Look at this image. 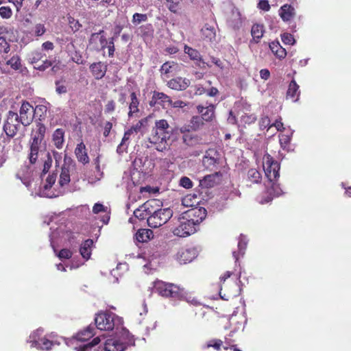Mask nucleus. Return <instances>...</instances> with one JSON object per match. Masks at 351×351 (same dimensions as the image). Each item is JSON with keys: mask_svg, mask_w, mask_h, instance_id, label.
Instances as JSON below:
<instances>
[{"mask_svg": "<svg viewBox=\"0 0 351 351\" xmlns=\"http://www.w3.org/2000/svg\"><path fill=\"white\" fill-rule=\"evenodd\" d=\"M104 348L97 346L101 342V337L98 336L90 343L77 348V351H124L126 348L133 343V338L129 331L124 328L117 330L115 335L105 337L102 336Z\"/></svg>", "mask_w": 351, "mask_h": 351, "instance_id": "nucleus-1", "label": "nucleus"}, {"mask_svg": "<svg viewBox=\"0 0 351 351\" xmlns=\"http://www.w3.org/2000/svg\"><path fill=\"white\" fill-rule=\"evenodd\" d=\"M263 168L266 178L268 180L266 184L267 193L268 196L260 201L261 204L268 203L274 197H278L282 193V190L277 183L279 178V163L274 160L269 154H265L263 157Z\"/></svg>", "mask_w": 351, "mask_h": 351, "instance_id": "nucleus-2", "label": "nucleus"}, {"mask_svg": "<svg viewBox=\"0 0 351 351\" xmlns=\"http://www.w3.org/2000/svg\"><path fill=\"white\" fill-rule=\"evenodd\" d=\"M72 169L71 165H64L62 168L60 175L59 186L53 187L56 180V175H49L46 179V183L40 189L39 195L48 198H53L63 195L65 193L64 186L70 182V172Z\"/></svg>", "mask_w": 351, "mask_h": 351, "instance_id": "nucleus-3", "label": "nucleus"}, {"mask_svg": "<svg viewBox=\"0 0 351 351\" xmlns=\"http://www.w3.org/2000/svg\"><path fill=\"white\" fill-rule=\"evenodd\" d=\"M171 134V128L167 120H156L148 140L156 150L162 152L167 149Z\"/></svg>", "mask_w": 351, "mask_h": 351, "instance_id": "nucleus-4", "label": "nucleus"}, {"mask_svg": "<svg viewBox=\"0 0 351 351\" xmlns=\"http://www.w3.org/2000/svg\"><path fill=\"white\" fill-rule=\"evenodd\" d=\"M95 322L97 329L110 331L115 329L117 331L122 328L123 319L112 312H100L95 317Z\"/></svg>", "mask_w": 351, "mask_h": 351, "instance_id": "nucleus-5", "label": "nucleus"}, {"mask_svg": "<svg viewBox=\"0 0 351 351\" xmlns=\"http://www.w3.org/2000/svg\"><path fill=\"white\" fill-rule=\"evenodd\" d=\"M45 127L39 124L37 125L36 130H34L32 134V141L30 144L29 162L32 164L36 163L40 155H43L42 141L45 134Z\"/></svg>", "mask_w": 351, "mask_h": 351, "instance_id": "nucleus-6", "label": "nucleus"}, {"mask_svg": "<svg viewBox=\"0 0 351 351\" xmlns=\"http://www.w3.org/2000/svg\"><path fill=\"white\" fill-rule=\"evenodd\" d=\"M133 257L141 258L145 263L143 265L145 272L148 273L157 268L160 263L161 254L156 247H152L147 249L143 253H138L136 256L133 255Z\"/></svg>", "mask_w": 351, "mask_h": 351, "instance_id": "nucleus-7", "label": "nucleus"}, {"mask_svg": "<svg viewBox=\"0 0 351 351\" xmlns=\"http://www.w3.org/2000/svg\"><path fill=\"white\" fill-rule=\"evenodd\" d=\"M173 216V211L170 208L154 209L151 207L149 216L147 217V224L151 228H158L166 223Z\"/></svg>", "mask_w": 351, "mask_h": 351, "instance_id": "nucleus-8", "label": "nucleus"}, {"mask_svg": "<svg viewBox=\"0 0 351 351\" xmlns=\"http://www.w3.org/2000/svg\"><path fill=\"white\" fill-rule=\"evenodd\" d=\"M47 108L44 106H37L36 108L28 102H23L19 109V118L23 126L29 125L33 121L36 112L46 111Z\"/></svg>", "mask_w": 351, "mask_h": 351, "instance_id": "nucleus-9", "label": "nucleus"}, {"mask_svg": "<svg viewBox=\"0 0 351 351\" xmlns=\"http://www.w3.org/2000/svg\"><path fill=\"white\" fill-rule=\"evenodd\" d=\"M150 289L152 292H156L158 295L166 298H176L178 296L179 291V288L177 286L161 280L154 282Z\"/></svg>", "mask_w": 351, "mask_h": 351, "instance_id": "nucleus-10", "label": "nucleus"}, {"mask_svg": "<svg viewBox=\"0 0 351 351\" xmlns=\"http://www.w3.org/2000/svg\"><path fill=\"white\" fill-rule=\"evenodd\" d=\"M197 228L183 215L178 219V224L173 229V234L180 237H186L197 231Z\"/></svg>", "mask_w": 351, "mask_h": 351, "instance_id": "nucleus-11", "label": "nucleus"}, {"mask_svg": "<svg viewBox=\"0 0 351 351\" xmlns=\"http://www.w3.org/2000/svg\"><path fill=\"white\" fill-rule=\"evenodd\" d=\"M51 230L50 243L54 252H56V244L59 241L69 240L71 232L66 225L64 223L60 224L56 228L51 227Z\"/></svg>", "mask_w": 351, "mask_h": 351, "instance_id": "nucleus-12", "label": "nucleus"}, {"mask_svg": "<svg viewBox=\"0 0 351 351\" xmlns=\"http://www.w3.org/2000/svg\"><path fill=\"white\" fill-rule=\"evenodd\" d=\"M21 123L19 114L12 111H9L6 121L3 125L5 134L11 137L14 136L21 127Z\"/></svg>", "mask_w": 351, "mask_h": 351, "instance_id": "nucleus-13", "label": "nucleus"}, {"mask_svg": "<svg viewBox=\"0 0 351 351\" xmlns=\"http://www.w3.org/2000/svg\"><path fill=\"white\" fill-rule=\"evenodd\" d=\"M206 214V210L204 207H195L185 212L183 216L198 228L199 225L205 219Z\"/></svg>", "mask_w": 351, "mask_h": 351, "instance_id": "nucleus-14", "label": "nucleus"}, {"mask_svg": "<svg viewBox=\"0 0 351 351\" xmlns=\"http://www.w3.org/2000/svg\"><path fill=\"white\" fill-rule=\"evenodd\" d=\"M95 328L93 326H89L83 330L80 331L75 336H74L72 339H71L66 344L68 346H75V350L77 351V348H79L80 346H83L84 344L78 345L80 342H84L95 335L94 332Z\"/></svg>", "mask_w": 351, "mask_h": 351, "instance_id": "nucleus-15", "label": "nucleus"}, {"mask_svg": "<svg viewBox=\"0 0 351 351\" xmlns=\"http://www.w3.org/2000/svg\"><path fill=\"white\" fill-rule=\"evenodd\" d=\"M21 66L20 58L17 55L9 57L7 54H3L0 60V67L4 72H10V69L19 70Z\"/></svg>", "mask_w": 351, "mask_h": 351, "instance_id": "nucleus-16", "label": "nucleus"}, {"mask_svg": "<svg viewBox=\"0 0 351 351\" xmlns=\"http://www.w3.org/2000/svg\"><path fill=\"white\" fill-rule=\"evenodd\" d=\"M198 255L196 247H191L180 249L176 255V259L180 264H186L193 261Z\"/></svg>", "mask_w": 351, "mask_h": 351, "instance_id": "nucleus-17", "label": "nucleus"}, {"mask_svg": "<svg viewBox=\"0 0 351 351\" xmlns=\"http://www.w3.org/2000/svg\"><path fill=\"white\" fill-rule=\"evenodd\" d=\"M108 41L104 35V31L100 30L99 32L93 33L90 38V45L96 50L104 49Z\"/></svg>", "mask_w": 351, "mask_h": 351, "instance_id": "nucleus-18", "label": "nucleus"}, {"mask_svg": "<svg viewBox=\"0 0 351 351\" xmlns=\"http://www.w3.org/2000/svg\"><path fill=\"white\" fill-rule=\"evenodd\" d=\"M219 154L215 149H208L203 158L204 166L210 170H214L219 163Z\"/></svg>", "mask_w": 351, "mask_h": 351, "instance_id": "nucleus-19", "label": "nucleus"}, {"mask_svg": "<svg viewBox=\"0 0 351 351\" xmlns=\"http://www.w3.org/2000/svg\"><path fill=\"white\" fill-rule=\"evenodd\" d=\"M184 51V53L189 56L191 60L197 61L198 62L197 65L200 68L206 69V67H210V65L208 63L204 61L199 52L197 50L185 45Z\"/></svg>", "mask_w": 351, "mask_h": 351, "instance_id": "nucleus-20", "label": "nucleus"}, {"mask_svg": "<svg viewBox=\"0 0 351 351\" xmlns=\"http://www.w3.org/2000/svg\"><path fill=\"white\" fill-rule=\"evenodd\" d=\"M159 104L164 108H168L171 105V99L163 93L154 92L150 101V105Z\"/></svg>", "mask_w": 351, "mask_h": 351, "instance_id": "nucleus-21", "label": "nucleus"}, {"mask_svg": "<svg viewBox=\"0 0 351 351\" xmlns=\"http://www.w3.org/2000/svg\"><path fill=\"white\" fill-rule=\"evenodd\" d=\"M191 84L189 79L185 77H177L171 79L167 83L168 86L173 90H183L186 89Z\"/></svg>", "mask_w": 351, "mask_h": 351, "instance_id": "nucleus-22", "label": "nucleus"}, {"mask_svg": "<svg viewBox=\"0 0 351 351\" xmlns=\"http://www.w3.org/2000/svg\"><path fill=\"white\" fill-rule=\"evenodd\" d=\"M279 16L284 22H289L295 16V8L289 4H284L278 11Z\"/></svg>", "mask_w": 351, "mask_h": 351, "instance_id": "nucleus-23", "label": "nucleus"}, {"mask_svg": "<svg viewBox=\"0 0 351 351\" xmlns=\"http://www.w3.org/2000/svg\"><path fill=\"white\" fill-rule=\"evenodd\" d=\"M153 204H155L154 201H148L145 202L134 211V216L139 219H143L145 218L147 219L149 216L150 209L151 207H152Z\"/></svg>", "mask_w": 351, "mask_h": 351, "instance_id": "nucleus-24", "label": "nucleus"}, {"mask_svg": "<svg viewBox=\"0 0 351 351\" xmlns=\"http://www.w3.org/2000/svg\"><path fill=\"white\" fill-rule=\"evenodd\" d=\"M134 136V134L129 129L125 132L121 142L117 148V152L119 155L127 152L128 147L130 143L131 139Z\"/></svg>", "mask_w": 351, "mask_h": 351, "instance_id": "nucleus-25", "label": "nucleus"}, {"mask_svg": "<svg viewBox=\"0 0 351 351\" xmlns=\"http://www.w3.org/2000/svg\"><path fill=\"white\" fill-rule=\"evenodd\" d=\"M215 106L210 104L206 107L198 106L197 107V111L201 114L202 119L206 121H212L215 117Z\"/></svg>", "mask_w": 351, "mask_h": 351, "instance_id": "nucleus-26", "label": "nucleus"}, {"mask_svg": "<svg viewBox=\"0 0 351 351\" xmlns=\"http://www.w3.org/2000/svg\"><path fill=\"white\" fill-rule=\"evenodd\" d=\"M90 68L93 76L97 80L101 79L107 70V66L101 62L92 64Z\"/></svg>", "mask_w": 351, "mask_h": 351, "instance_id": "nucleus-27", "label": "nucleus"}, {"mask_svg": "<svg viewBox=\"0 0 351 351\" xmlns=\"http://www.w3.org/2000/svg\"><path fill=\"white\" fill-rule=\"evenodd\" d=\"M52 143L57 149H62L64 143V130L62 128L56 129L52 134Z\"/></svg>", "mask_w": 351, "mask_h": 351, "instance_id": "nucleus-28", "label": "nucleus"}, {"mask_svg": "<svg viewBox=\"0 0 351 351\" xmlns=\"http://www.w3.org/2000/svg\"><path fill=\"white\" fill-rule=\"evenodd\" d=\"M44 330L42 328H39L34 330L29 336L27 342L30 344L31 348H34L38 346V343L40 342L41 339L45 335H43Z\"/></svg>", "mask_w": 351, "mask_h": 351, "instance_id": "nucleus-29", "label": "nucleus"}, {"mask_svg": "<svg viewBox=\"0 0 351 351\" xmlns=\"http://www.w3.org/2000/svg\"><path fill=\"white\" fill-rule=\"evenodd\" d=\"M75 154L80 162L86 164L89 162V158L88 156L86 146L84 143L81 142L77 145V147L75 149Z\"/></svg>", "mask_w": 351, "mask_h": 351, "instance_id": "nucleus-30", "label": "nucleus"}, {"mask_svg": "<svg viewBox=\"0 0 351 351\" xmlns=\"http://www.w3.org/2000/svg\"><path fill=\"white\" fill-rule=\"evenodd\" d=\"M154 237L153 231L150 229H140L135 234V239L140 243H145Z\"/></svg>", "mask_w": 351, "mask_h": 351, "instance_id": "nucleus-31", "label": "nucleus"}, {"mask_svg": "<svg viewBox=\"0 0 351 351\" xmlns=\"http://www.w3.org/2000/svg\"><path fill=\"white\" fill-rule=\"evenodd\" d=\"M300 94L299 85L294 80H292L288 87L287 97L291 98L293 101L295 102L299 99Z\"/></svg>", "mask_w": 351, "mask_h": 351, "instance_id": "nucleus-32", "label": "nucleus"}, {"mask_svg": "<svg viewBox=\"0 0 351 351\" xmlns=\"http://www.w3.org/2000/svg\"><path fill=\"white\" fill-rule=\"evenodd\" d=\"M93 245V241L91 239H87L81 244L80 252L85 261H87L90 258Z\"/></svg>", "mask_w": 351, "mask_h": 351, "instance_id": "nucleus-33", "label": "nucleus"}, {"mask_svg": "<svg viewBox=\"0 0 351 351\" xmlns=\"http://www.w3.org/2000/svg\"><path fill=\"white\" fill-rule=\"evenodd\" d=\"M130 97L131 101L129 105L128 116L129 117H132L134 116H137V114L139 112V101L138 99H137L136 93L134 92L131 93Z\"/></svg>", "mask_w": 351, "mask_h": 351, "instance_id": "nucleus-34", "label": "nucleus"}, {"mask_svg": "<svg viewBox=\"0 0 351 351\" xmlns=\"http://www.w3.org/2000/svg\"><path fill=\"white\" fill-rule=\"evenodd\" d=\"M247 244V240L245 236L241 235L239 238L238 241V249L239 252L238 253L236 252H233V256L234 257L236 262L239 259V254L241 256H243L245 253V250L246 249Z\"/></svg>", "mask_w": 351, "mask_h": 351, "instance_id": "nucleus-35", "label": "nucleus"}, {"mask_svg": "<svg viewBox=\"0 0 351 351\" xmlns=\"http://www.w3.org/2000/svg\"><path fill=\"white\" fill-rule=\"evenodd\" d=\"M271 51L280 59H283L287 55L285 49H284L279 43L272 42L269 45Z\"/></svg>", "mask_w": 351, "mask_h": 351, "instance_id": "nucleus-36", "label": "nucleus"}, {"mask_svg": "<svg viewBox=\"0 0 351 351\" xmlns=\"http://www.w3.org/2000/svg\"><path fill=\"white\" fill-rule=\"evenodd\" d=\"M177 68V63L174 62H166L160 68L161 75L168 77L169 74L176 72Z\"/></svg>", "mask_w": 351, "mask_h": 351, "instance_id": "nucleus-37", "label": "nucleus"}, {"mask_svg": "<svg viewBox=\"0 0 351 351\" xmlns=\"http://www.w3.org/2000/svg\"><path fill=\"white\" fill-rule=\"evenodd\" d=\"M229 25L233 28L239 27L241 24V13L238 9L232 10V17L228 20Z\"/></svg>", "mask_w": 351, "mask_h": 351, "instance_id": "nucleus-38", "label": "nucleus"}, {"mask_svg": "<svg viewBox=\"0 0 351 351\" xmlns=\"http://www.w3.org/2000/svg\"><path fill=\"white\" fill-rule=\"evenodd\" d=\"M55 343L51 341L46 335L43 337L40 342L38 343V346L34 348L41 350H49L51 349Z\"/></svg>", "mask_w": 351, "mask_h": 351, "instance_id": "nucleus-39", "label": "nucleus"}, {"mask_svg": "<svg viewBox=\"0 0 351 351\" xmlns=\"http://www.w3.org/2000/svg\"><path fill=\"white\" fill-rule=\"evenodd\" d=\"M247 180L252 183H259L262 180L261 173L255 168L250 169L247 171Z\"/></svg>", "mask_w": 351, "mask_h": 351, "instance_id": "nucleus-40", "label": "nucleus"}, {"mask_svg": "<svg viewBox=\"0 0 351 351\" xmlns=\"http://www.w3.org/2000/svg\"><path fill=\"white\" fill-rule=\"evenodd\" d=\"M202 34L205 39L212 40L215 38V29L213 27L210 26L208 25H205V26L202 29Z\"/></svg>", "mask_w": 351, "mask_h": 351, "instance_id": "nucleus-41", "label": "nucleus"}, {"mask_svg": "<svg viewBox=\"0 0 351 351\" xmlns=\"http://www.w3.org/2000/svg\"><path fill=\"white\" fill-rule=\"evenodd\" d=\"M263 25L260 24H254L251 29L252 36L254 40H257L256 42L263 37Z\"/></svg>", "mask_w": 351, "mask_h": 351, "instance_id": "nucleus-42", "label": "nucleus"}, {"mask_svg": "<svg viewBox=\"0 0 351 351\" xmlns=\"http://www.w3.org/2000/svg\"><path fill=\"white\" fill-rule=\"evenodd\" d=\"M292 134H293V132H290L289 133L282 134L279 136L280 144L281 147L283 149H288L289 143L291 139Z\"/></svg>", "mask_w": 351, "mask_h": 351, "instance_id": "nucleus-43", "label": "nucleus"}, {"mask_svg": "<svg viewBox=\"0 0 351 351\" xmlns=\"http://www.w3.org/2000/svg\"><path fill=\"white\" fill-rule=\"evenodd\" d=\"M215 176L214 175H208L204 176V178L199 181V185L202 187L204 188H210L214 186L215 184Z\"/></svg>", "mask_w": 351, "mask_h": 351, "instance_id": "nucleus-44", "label": "nucleus"}, {"mask_svg": "<svg viewBox=\"0 0 351 351\" xmlns=\"http://www.w3.org/2000/svg\"><path fill=\"white\" fill-rule=\"evenodd\" d=\"M148 16L146 14L134 13L132 16V23L134 25L137 26L141 23L146 22Z\"/></svg>", "mask_w": 351, "mask_h": 351, "instance_id": "nucleus-45", "label": "nucleus"}, {"mask_svg": "<svg viewBox=\"0 0 351 351\" xmlns=\"http://www.w3.org/2000/svg\"><path fill=\"white\" fill-rule=\"evenodd\" d=\"M183 141L186 145L193 146L198 142V138L195 135L187 133L184 134Z\"/></svg>", "mask_w": 351, "mask_h": 351, "instance_id": "nucleus-46", "label": "nucleus"}, {"mask_svg": "<svg viewBox=\"0 0 351 351\" xmlns=\"http://www.w3.org/2000/svg\"><path fill=\"white\" fill-rule=\"evenodd\" d=\"M222 343L223 342L220 339H213L209 341L206 345H204L202 347V348L207 349L209 348H213L217 350H220Z\"/></svg>", "mask_w": 351, "mask_h": 351, "instance_id": "nucleus-47", "label": "nucleus"}, {"mask_svg": "<svg viewBox=\"0 0 351 351\" xmlns=\"http://www.w3.org/2000/svg\"><path fill=\"white\" fill-rule=\"evenodd\" d=\"M10 51V45L7 42L3 33L0 36V52L7 54Z\"/></svg>", "mask_w": 351, "mask_h": 351, "instance_id": "nucleus-48", "label": "nucleus"}, {"mask_svg": "<svg viewBox=\"0 0 351 351\" xmlns=\"http://www.w3.org/2000/svg\"><path fill=\"white\" fill-rule=\"evenodd\" d=\"M240 119H241L240 121L242 123L251 124V123L255 122V121L256 120V116L254 115V114H242L241 116Z\"/></svg>", "mask_w": 351, "mask_h": 351, "instance_id": "nucleus-49", "label": "nucleus"}, {"mask_svg": "<svg viewBox=\"0 0 351 351\" xmlns=\"http://www.w3.org/2000/svg\"><path fill=\"white\" fill-rule=\"evenodd\" d=\"M281 39L285 45H293L295 40L293 36L289 33H284L281 35Z\"/></svg>", "mask_w": 351, "mask_h": 351, "instance_id": "nucleus-50", "label": "nucleus"}, {"mask_svg": "<svg viewBox=\"0 0 351 351\" xmlns=\"http://www.w3.org/2000/svg\"><path fill=\"white\" fill-rule=\"evenodd\" d=\"M46 159L44 160L43 173L45 174L48 172L52 164V159L49 152L45 154Z\"/></svg>", "mask_w": 351, "mask_h": 351, "instance_id": "nucleus-51", "label": "nucleus"}, {"mask_svg": "<svg viewBox=\"0 0 351 351\" xmlns=\"http://www.w3.org/2000/svg\"><path fill=\"white\" fill-rule=\"evenodd\" d=\"M181 1L182 0H166L169 10L172 12H176Z\"/></svg>", "mask_w": 351, "mask_h": 351, "instance_id": "nucleus-52", "label": "nucleus"}, {"mask_svg": "<svg viewBox=\"0 0 351 351\" xmlns=\"http://www.w3.org/2000/svg\"><path fill=\"white\" fill-rule=\"evenodd\" d=\"M46 32V28L44 24L37 23L34 27V34L36 36H43Z\"/></svg>", "mask_w": 351, "mask_h": 351, "instance_id": "nucleus-53", "label": "nucleus"}, {"mask_svg": "<svg viewBox=\"0 0 351 351\" xmlns=\"http://www.w3.org/2000/svg\"><path fill=\"white\" fill-rule=\"evenodd\" d=\"M146 122L147 120L145 119H141L135 125L129 128V130L135 135L141 130V128Z\"/></svg>", "mask_w": 351, "mask_h": 351, "instance_id": "nucleus-54", "label": "nucleus"}, {"mask_svg": "<svg viewBox=\"0 0 351 351\" xmlns=\"http://www.w3.org/2000/svg\"><path fill=\"white\" fill-rule=\"evenodd\" d=\"M12 14V10L8 6H2L0 8V16L3 19H10Z\"/></svg>", "mask_w": 351, "mask_h": 351, "instance_id": "nucleus-55", "label": "nucleus"}, {"mask_svg": "<svg viewBox=\"0 0 351 351\" xmlns=\"http://www.w3.org/2000/svg\"><path fill=\"white\" fill-rule=\"evenodd\" d=\"M57 256L61 260L69 259L71 258L72 252L68 249H62V250L60 251Z\"/></svg>", "mask_w": 351, "mask_h": 351, "instance_id": "nucleus-56", "label": "nucleus"}, {"mask_svg": "<svg viewBox=\"0 0 351 351\" xmlns=\"http://www.w3.org/2000/svg\"><path fill=\"white\" fill-rule=\"evenodd\" d=\"M270 119L268 117H262L259 123L261 129L263 130L267 128L270 129L272 127L271 124H270Z\"/></svg>", "mask_w": 351, "mask_h": 351, "instance_id": "nucleus-57", "label": "nucleus"}, {"mask_svg": "<svg viewBox=\"0 0 351 351\" xmlns=\"http://www.w3.org/2000/svg\"><path fill=\"white\" fill-rule=\"evenodd\" d=\"M182 300H185L186 302L193 306H198L200 304L199 302L191 295H186L185 296H182Z\"/></svg>", "mask_w": 351, "mask_h": 351, "instance_id": "nucleus-58", "label": "nucleus"}, {"mask_svg": "<svg viewBox=\"0 0 351 351\" xmlns=\"http://www.w3.org/2000/svg\"><path fill=\"white\" fill-rule=\"evenodd\" d=\"M180 185L185 189H191L193 186V182L189 178L182 177L180 180Z\"/></svg>", "mask_w": 351, "mask_h": 351, "instance_id": "nucleus-59", "label": "nucleus"}, {"mask_svg": "<svg viewBox=\"0 0 351 351\" xmlns=\"http://www.w3.org/2000/svg\"><path fill=\"white\" fill-rule=\"evenodd\" d=\"M43 53L40 51H36L32 53L31 57L29 58L32 64H36L38 62L43 58Z\"/></svg>", "mask_w": 351, "mask_h": 351, "instance_id": "nucleus-60", "label": "nucleus"}, {"mask_svg": "<svg viewBox=\"0 0 351 351\" xmlns=\"http://www.w3.org/2000/svg\"><path fill=\"white\" fill-rule=\"evenodd\" d=\"M258 8L265 11L268 12L270 10V5L267 0H260L258 3Z\"/></svg>", "mask_w": 351, "mask_h": 351, "instance_id": "nucleus-61", "label": "nucleus"}, {"mask_svg": "<svg viewBox=\"0 0 351 351\" xmlns=\"http://www.w3.org/2000/svg\"><path fill=\"white\" fill-rule=\"evenodd\" d=\"M107 208L105 207L103 204L97 203L94 205L93 208V212L95 214H97L101 212L106 213Z\"/></svg>", "mask_w": 351, "mask_h": 351, "instance_id": "nucleus-62", "label": "nucleus"}, {"mask_svg": "<svg viewBox=\"0 0 351 351\" xmlns=\"http://www.w3.org/2000/svg\"><path fill=\"white\" fill-rule=\"evenodd\" d=\"M186 106V103L181 101V100H176L173 101L171 99V105L170 107H173L174 108H182Z\"/></svg>", "mask_w": 351, "mask_h": 351, "instance_id": "nucleus-63", "label": "nucleus"}, {"mask_svg": "<svg viewBox=\"0 0 351 351\" xmlns=\"http://www.w3.org/2000/svg\"><path fill=\"white\" fill-rule=\"evenodd\" d=\"M51 63L49 60H45L42 64H36L34 66V68L36 69H38L39 71H45L47 69H48L49 66H51Z\"/></svg>", "mask_w": 351, "mask_h": 351, "instance_id": "nucleus-64", "label": "nucleus"}]
</instances>
